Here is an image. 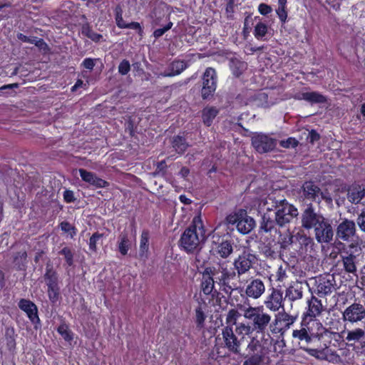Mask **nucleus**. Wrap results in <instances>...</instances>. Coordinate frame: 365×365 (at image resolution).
<instances>
[{
  "label": "nucleus",
  "mask_w": 365,
  "mask_h": 365,
  "mask_svg": "<svg viewBox=\"0 0 365 365\" xmlns=\"http://www.w3.org/2000/svg\"><path fill=\"white\" fill-rule=\"evenodd\" d=\"M82 64L86 69L92 70L95 66L94 59L86 58L83 60Z\"/></svg>",
  "instance_id": "e2e57ef3"
},
{
  "label": "nucleus",
  "mask_w": 365,
  "mask_h": 365,
  "mask_svg": "<svg viewBox=\"0 0 365 365\" xmlns=\"http://www.w3.org/2000/svg\"><path fill=\"white\" fill-rule=\"evenodd\" d=\"M238 309L250 323L240 322L235 329L238 335H250L252 333L265 335L272 322V316L263 306L252 307L250 304H238Z\"/></svg>",
  "instance_id": "f257e3e1"
},
{
  "label": "nucleus",
  "mask_w": 365,
  "mask_h": 365,
  "mask_svg": "<svg viewBox=\"0 0 365 365\" xmlns=\"http://www.w3.org/2000/svg\"><path fill=\"white\" fill-rule=\"evenodd\" d=\"M339 256L341 260L338 263L342 266L343 270L356 276L357 267L360 264V255L344 249L340 252Z\"/></svg>",
  "instance_id": "1a4fd4ad"
},
{
  "label": "nucleus",
  "mask_w": 365,
  "mask_h": 365,
  "mask_svg": "<svg viewBox=\"0 0 365 365\" xmlns=\"http://www.w3.org/2000/svg\"><path fill=\"white\" fill-rule=\"evenodd\" d=\"M298 140L294 138H289L287 140L280 141V145L284 148H295L298 145Z\"/></svg>",
  "instance_id": "864d4df0"
},
{
  "label": "nucleus",
  "mask_w": 365,
  "mask_h": 365,
  "mask_svg": "<svg viewBox=\"0 0 365 365\" xmlns=\"http://www.w3.org/2000/svg\"><path fill=\"white\" fill-rule=\"evenodd\" d=\"M217 77L215 69L207 68L202 76V88L201 91L203 99L212 96L217 88Z\"/></svg>",
  "instance_id": "9d476101"
},
{
  "label": "nucleus",
  "mask_w": 365,
  "mask_h": 365,
  "mask_svg": "<svg viewBox=\"0 0 365 365\" xmlns=\"http://www.w3.org/2000/svg\"><path fill=\"white\" fill-rule=\"evenodd\" d=\"M149 232L143 230L140 236L139 256L140 258H147L149 249Z\"/></svg>",
  "instance_id": "473e14b6"
},
{
  "label": "nucleus",
  "mask_w": 365,
  "mask_h": 365,
  "mask_svg": "<svg viewBox=\"0 0 365 365\" xmlns=\"http://www.w3.org/2000/svg\"><path fill=\"white\" fill-rule=\"evenodd\" d=\"M365 197V186L354 185L351 186L347 191V200L352 204L361 202Z\"/></svg>",
  "instance_id": "a878e982"
},
{
  "label": "nucleus",
  "mask_w": 365,
  "mask_h": 365,
  "mask_svg": "<svg viewBox=\"0 0 365 365\" xmlns=\"http://www.w3.org/2000/svg\"><path fill=\"white\" fill-rule=\"evenodd\" d=\"M296 319V317L287 313L284 309L282 312H278L275 316L274 324L277 325L279 322L283 323L284 328L289 329L290 326L294 323Z\"/></svg>",
  "instance_id": "7c9ffc66"
},
{
  "label": "nucleus",
  "mask_w": 365,
  "mask_h": 365,
  "mask_svg": "<svg viewBox=\"0 0 365 365\" xmlns=\"http://www.w3.org/2000/svg\"><path fill=\"white\" fill-rule=\"evenodd\" d=\"M27 257V254L26 252H22L18 253L17 256L15 257L14 260L17 261L19 258L21 259V260H26Z\"/></svg>",
  "instance_id": "338daca9"
},
{
  "label": "nucleus",
  "mask_w": 365,
  "mask_h": 365,
  "mask_svg": "<svg viewBox=\"0 0 365 365\" xmlns=\"http://www.w3.org/2000/svg\"><path fill=\"white\" fill-rule=\"evenodd\" d=\"M336 289V282L333 275H325L316 280L315 292L323 297L331 294Z\"/></svg>",
  "instance_id": "2eb2a0df"
},
{
  "label": "nucleus",
  "mask_w": 365,
  "mask_h": 365,
  "mask_svg": "<svg viewBox=\"0 0 365 365\" xmlns=\"http://www.w3.org/2000/svg\"><path fill=\"white\" fill-rule=\"evenodd\" d=\"M103 234L95 232L89 239V249L92 252H96L97 250V244L102 239Z\"/></svg>",
  "instance_id": "a18cd8bd"
},
{
  "label": "nucleus",
  "mask_w": 365,
  "mask_h": 365,
  "mask_svg": "<svg viewBox=\"0 0 365 365\" xmlns=\"http://www.w3.org/2000/svg\"><path fill=\"white\" fill-rule=\"evenodd\" d=\"M356 235V224L353 220L344 219L336 227V236L337 239L342 241L350 242Z\"/></svg>",
  "instance_id": "ddd939ff"
},
{
  "label": "nucleus",
  "mask_w": 365,
  "mask_h": 365,
  "mask_svg": "<svg viewBox=\"0 0 365 365\" xmlns=\"http://www.w3.org/2000/svg\"><path fill=\"white\" fill-rule=\"evenodd\" d=\"M205 240V230L200 216H195L191 225L181 235L180 243L187 252L196 250Z\"/></svg>",
  "instance_id": "f03ea898"
},
{
  "label": "nucleus",
  "mask_w": 365,
  "mask_h": 365,
  "mask_svg": "<svg viewBox=\"0 0 365 365\" xmlns=\"http://www.w3.org/2000/svg\"><path fill=\"white\" fill-rule=\"evenodd\" d=\"M262 361V356L260 355H253L249 356L247 359H246L242 365H260V363Z\"/></svg>",
  "instance_id": "603ef678"
},
{
  "label": "nucleus",
  "mask_w": 365,
  "mask_h": 365,
  "mask_svg": "<svg viewBox=\"0 0 365 365\" xmlns=\"http://www.w3.org/2000/svg\"><path fill=\"white\" fill-rule=\"evenodd\" d=\"M125 29H135L138 30V34L140 36H143V31L138 22H131L126 24Z\"/></svg>",
  "instance_id": "680f3d73"
},
{
  "label": "nucleus",
  "mask_w": 365,
  "mask_h": 365,
  "mask_svg": "<svg viewBox=\"0 0 365 365\" xmlns=\"http://www.w3.org/2000/svg\"><path fill=\"white\" fill-rule=\"evenodd\" d=\"M315 239L319 243H329L334 237L330 220L325 218L314 229Z\"/></svg>",
  "instance_id": "4468645a"
},
{
  "label": "nucleus",
  "mask_w": 365,
  "mask_h": 365,
  "mask_svg": "<svg viewBox=\"0 0 365 365\" xmlns=\"http://www.w3.org/2000/svg\"><path fill=\"white\" fill-rule=\"evenodd\" d=\"M304 350L310 356L317 358H320L321 355L322 354V352L321 351L316 349L304 348Z\"/></svg>",
  "instance_id": "69168bd1"
},
{
  "label": "nucleus",
  "mask_w": 365,
  "mask_h": 365,
  "mask_svg": "<svg viewBox=\"0 0 365 365\" xmlns=\"http://www.w3.org/2000/svg\"><path fill=\"white\" fill-rule=\"evenodd\" d=\"M240 316L241 313L237 309H230L226 315V324H227V326H230L232 327L233 325H235L236 328L237 325L239 324L237 322Z\"/></svg>",
  "instance_id": "4c0bfd02"
},
{
  "label": "nucleus",
  "mask_w": 365,
  "mask_h": 365,
  "mask_svg": "<svg viewBox=\"0 0 365 365\" xmlns=\"http://www.w3.org/2000/svg\"><path fill=\"white\" fill-rule=\"evenodd\" d=\"M187 68V64L183 61H174L168 66L166 71L160 76L164 77L174 76L181 73Z\"/></svg>",
  "instance_id": "c85d7f7f"
},
{
  "label": "nucleus",
  "mask_w": 365,
  "mask_h": 365,
  "mask_svg": "<svg viewBox=\"0 0 365 365\" xmlns=\"http://www.w3.org/2000/svg\"><path fill=\"white\" fill-rule=\"evenodd\" d=\"M325 217L315 212L312 205H309L302 213V227L306 230L314 229Z\"/></svg>",
  "instance_id": "9b49d317"
},
{
  "label": "nucleus",
  "mask_w": 365,
  "mask_h": 365,
  "mask_svg": "<svg viewBox=\"0 0 365 365\" xmlns=\"http://www.w3.org/2000/svg\"><path fill=\"white\" fill-rule=\"evenodd\" d=\"M341 315L345 327L357 324L365 320V307L359 302H354L344 309Z\"/></svg>",
  "instance_id": "0eeeda50"
},
{
  "label": "nucleus",
  "mask_w": 365,
  "mask_h": 365,
  "mask_svg": "<svg viewBox=\"0 0 365 365\" xmlns=\"http://www.w3.org/2000/svg\"><path fill=\"white\" fill-rule=\"evenodd\" d=\"M251 140L255 150L260 154L273 151L277 145V139L263 133H254Z\"/></svg>",
  "instance_id": "6e6552de"
},
{
  "label": "nucleus",
  "mask_w": 365,
  "mask_h": 365,
  "mask_svg": "<svg viewBox=\"0 0 365 365\" xmlns=\"http://www.w3.org/2000/svg\"><path fill=\"white\" fill-rule=\"evenodd\" d=\"M118 247L121 255H126L128 254V252L131 247V242L126 232H123L119 235Z\"/></svg>",
  "instance_id": "72a5a7b5"
},
{
  "label": "nucleus",
  "mask_w": 365,
  "mask_h": 365,
  "mask_svg": "<svg viewBox=\"0 0 365 365\" xmlns=\"http://www.w3.org/2000/svg\"><path fill=\"white\" fill-rule=\"evenodd\" d=\"M276 221L272 220L269 216L264 214L262 217V222H261L260 229L266 232H271L275 229Z\"/></svg>",
  "instance_id": "58836bf2"
},
{
  "label": "nucleus",
  "mask_w": 365,
  "mask_h": 365,
  "mask_svg": "<svg viewBox=\"0 0 365 365\" xmlns=\"http://www.w3.org/2000/svg\"><path fill=\"white\" fill-rule=\"evenodd\" d=\"M303 192L306 198L312 200L319 203L322 200L324 199L327 201H331V198L327 197L321 190L312 182H306L303 185Z\"/></svg>",
  "instance_id": "6ab92c4d"
},
{
  "label": "nucleus",
  "mask_w": 365,
  "mask_h": 365,
  "mask_svg": "<svg viewBox=\"0 0 365 365\" xmlns=\"http://www.w3.org/2000/svg\"><path fill=\"white\" fill-rule=\"evenodd\" d=\"M303 297V286L300 283H296L290 286L286 290V297L290 301H296Z\"/></svg>",
  "instance_id": "c756f323"
},
{
  "label": "nucleus",
  "mask_w": 365,
  "mask_h": 365,
  "mask_svg": "<svg viewBox=\"0 0 365 365\" xmlns=\"http://www.w3.org/2000/svg\"><path fill=\"white\" fill-rule=\"evenodd\" d=\"M267 33V26L265 24L259 22L255 26L254 36L259 40L262 39Z\"/></svg>",
  "instance_id": "a19ab883"
},
{
  "label": "nucleus",
  "mask_w": 365,
  "mask_h": 365,
  "mask_svg": "<svg viewBox=\"0 0 365 365\" xmlns=\"http://www.w3.org/2000/svg\"><path fill=\"white\" fill-rule=\"evenodd\" d=\"M297 240L299 243V253L301 255H309L312 256L313 253V249L314 246V242L312 238L307 236L304 234L297 233L295 236Z\"/></svg>",
  "instance_id": "b1692460"
},
{
  "label": "nucleus",
  "mask_w": 365,
  "mask_h": 365,
  "mask_svg": "<svg viewBox=\"0 0 365 365\" xmlns=\"http://www.w3.org/2000/svg\"><path fill=\"white\" fill-rule=\"evenodd\" d=\"M81 179L88 183L89 185L94 186L96 188L106 187L109 185V183L98 178L95 173L88 171L85 169L81 168L78 170Z\"/></svg>",
  "instance_id": "412c9836"
},
{
  "label": "nucleus",
  "mask_w": 365,
  "mask_h": 365,
  "mask_svg": "<svg viewBox=\"0 0 365 365\" xmlns=\"http://www.w3.org/2000/svg\"><path fill=\"white\" fill-rule=\"evenodd\" d=\"M17 37H18V39H19L20 41H23V42H29L30 41V38L24 35L23 34H19L17 35Z\"/></svg>",
  "instance_id": "774afa93"
},
{
  "label": "nucleus",
  "mask_w": 365,
  "mask_h": 365,
  "mask_svg": "<svg viewBox=\"0 0 365 365\" xmlns=\"http://www.w3.org/2000/svg\"><path fill=\"white\" fill-rule=\"evenodd\" d=\"M307 310L304 314V320L308 317L313 319L322 314L323 311L325 310V307L322 304V301L314 296H312L310 299L307 301Z\"/></svg>",
  "instance_id": "aec40b11"
},
{
  "label": "nucleus",
  "mask_w": 365,
  "mask_h": 365,
  "mask_svg": "<svg viewBox=\"0 0 365 365\" xmlns=\"http://www.w3.org/2000/svg\"><path fill=\"white\" fill-rule=\"evenodd\" d=\"M341 333L346 335L345 341L349 346H354L365 339V330L362 328L345 330Z\"/></svg>",
  "instance_id": "393cba45"
},
{
  "label": "nucleus",
  "mask_w": 365,
  "mask_h": 365,
  "mask_svg": "<svg viewBox=\"0 0 365 365\" xmlns=\"http://www.w3.org/2000/svg\"><path fill=\"white\" fill-rule=\"evenodd\" d=\"M222 347L228 350L229 352L233 354H241L242 345L245 339V335H238L236 330L234 331L233 327L230 326H225L222 329Z\"/></svg>",
  "instance_id": "39448f33"
},
{
  "label": "nucleus",
  "mask_w": 365,
  "mask_h": 365,
  "mask_svg": "<svg viewBox=\"0 0 365 365\" xmlns=\"http://www.w3.org/2000/svg\"><path fill=\"white\" fill-rule=\"evenodd\" d=\"M44 279L48 287L58 285V277L56 272L49 264L46 265V272Z\"/></svg>",
  "instance_id": "c9c22d12"
},
{
  "label": "nucleus",
  "mask_w": 365,
  "mask_h": 365,
  "mask_svg": "<svg viewBox=\"0 0 365 365\" xmlns=\"http://www.w3.org/2000/svg\"><path fill=\"white\" fill-rule=\"evenodd\" d=\"M264 304L271 312H279L281 308L284 309L283 293L281 290L273 288L269 294L264 301Z\"/></svg>",
  "instance_id": "f3484780"
},
{
  "label": "nucleus",
  "mask_w": 365,
  "mask_h": 365,
  "mask_svg": "<svg viewBox=\"0 0 365 365\" xmlns=\"http://www.w3.org/2000/svg\"><path fill=\"white\" fill-rule=\"evenodd\" d=\"M227 221L230 225H235L237 230L244 235L250 232L255 226V221L247 215L245 210H240L230 215L227 217Z\"/></svg>",
  "instance_id": "423d86ee"
},
{
  "label": "nucleus",
  "mask_w": 365,
  "mask_h": 365,
  "mask_svg": "<svg viewBox=\"0 0 365 365\" xmlns=\"http://www.w3.org/2000/svg\"><path fill=\"white\" fill-rule=\"evenodd\" d=\"M265 286L259 279H252L246 287L245 294L254 299H259L264 292Z\"/></svg>",
  "instance_id": "5701e85b"
},
{
  "label": "nucleus",
  "mask_w": 365,
  "mask_h": 365,
  "mask_svg": "<svg viewBox=\"0 0 365 365\" xmlns=\"http://www.w3.org/2000/svg\"><path fill=\"white\" fill-rule=\"evenodd\" d=\"M249 336L250 341L247 344L246 351L247 352V356H251L253 355L262 354L263 344L262 342L264 339L265 335L257 334L252 333Z\"/></svg>",
  "instance_id": "a211bd4d"
},
{
  "label": "nucleus",
  "mask_w": 365,
  "mask_h": 365,
  "mask_svg": "<svg viewBox=\"0 0 365 365\" xmlns=\"http://www.w3.org/2000/svg\"><path fill=\"white\" fill-rule=\"evenodd\" d=\"M130 70V65L128 60H123L118 66V72L121 75H126Z\"/></svg>",
  "instance_id": "5fc2aeb1"
},
{
  "label": "nucleus",
  "mask_w": 365,
  "mask_h": 365,
  "mask_svg": "<svg viewBox=\"0 0 365 365\" xmlns=\"http://www.w3.org/2000/svg\"><path fill=\"white\" fill-rule=\"evenodd\" d=\"M215 276L210 267H206L202 272L201 290L205 295L212 294L213 297L218 294Z\"/></svg>",
  "instance_id": "dca6fc26"
},
{
  "label": "nucleus",
  "mask_w": 365,
  "mask_h": 365,
  "mask_svg": "<svg viewBox=\"0 0 365 365\" xmlns=\"http://www.w3.org/2000/svg\"><path fill=\"white\" fill-rule=\"evenodd\" d=\"M58 332L62 336V337L68 341L73 339V334L68 329V327L65 324H61L58 328Z\"/></svg>",
  "instance_id": "49530a36"
},
{
  "label": "nucleus",
  "mask_w": 365,
  "mask_h": 365,
  "mask_svg": "<svg viewBox=\"0 0 365 365\" xmlns=\"http://www.w3.org/2000/svg\"><path fill=\"white\" fill-rule=\"evenodd\" d=\"M276 13L280 20V21L284 24L286 22L287 19V8L278 7L276 10Z\"/></svg>",
  "instance_id": "13d9d810"
},
{
  "label": "nucleus",
  "mask_w": 365,
  "mask_h": 365,
  "mask_svg": "<svg viewBox=\"0 0 365 365\" xmlns=\"http://www.w3.org/2000/svg\"><path fill=\"white\" fill-rule=\"evenodd\" d=\"M173 26V23L169 22L162 29H158L154 31L153 36L155 38H158L162 36L166 31L170 30Z\"/></svg>",
  "instance_id": "4d7b16f0"
},
{
  "label": "nucleus",
  "mask_w": 365,
  "mask_h": 365,
  "mask_svg": "<svg viewBox=\"0 0 365 365\" xmlns=\"http://www.w3.org/2000/svg\"><path fill=\"white\" fill-rule=\"evenodd\" d=\"M195 319L197 326L202 327L205 320V315L200 307L195 309Z\"/></svg>",
  "instance_id": "3c124183"
},
{
  "label": "nucleus",
  "mask_w": 365,
  "mask_h": 365,
  "mask_svg": "<svg viewBox=\"0 0 365 365\" xmlns=\"http://www.w3.org/2000/svg\"><path fill=\"white\" fill-rule=\"evenodd\" d=\"M115 21L119 28L125 29L127 23L123 20V11L120 6L115 8Z\"/></svg>",
  "instance_id": "09e8293b"
},
{
  "label": "nucleus",
  "mask_w": 365,
  "mask_h": 365,
  "mask_svg": "<svg viewBox=\"0 0 365 365\" xmlns=\"http://www.w3.org/2000/svg\"><path fill=\"white\" fill-rule=\"evenodd\" d=\"M172 144L175 150L179 154L183 153L188 147L185 140L181 136L174 137L172 141Z\"/></svg>",
  "instance_id": "e433bc0d"
},
{
  "label": "nucleus",
  "mask_w": 365,
  "mask_h": 365,
  "mask_svg": "<svg viewBox=\"0 0 365 365\" xmlns=\"http://www.w3.org/2000/svg\"><path fill=\"white\" fill-rule=\"evenodd\" d=\"M63 199L67 203L73 202L76 200L74 193L72 190H66L63 192Z\"/></svg>",
  "instance_id": "bf43d9fd"
},
{
  "label": "nucleus",
  "mask_w": 365,
  "mask_h": 365,
  "mask_svg": "<svg viewBox=\"0 0 365 365\" xmlns=\"http://www.w3.org/2000/svg\"><path fill=\"white\" fill-rule=\"evenodd\" d=\"M215 276V282L220 289L226 294H231L235 288V284L231 281L235 278L236 272L223 261L210 267Z\"/></svg>",
  "instance_id": "20e7f679"
},
{
  "label": "nucleus",
  "mask_w": 365,
  "mask_h": 365,
  "mask_svg": "<svg viewBox=\"0 0 365 365\" xmlns=\"http://www.w3.org/2000/svg\"><path fill=\"white\" fill-rule=\"evenodd\" d=\"M295 99L304 100L312 104L324 103L327 102V98L317 91L302 92L295 95Z\"/></svg>",
  "instance_id": "bb28decb"
},
{
  "label": "nucleus",
  "mask_w": 365,
  "mask_h": 365,
  "mask_svg": "<svg viewBox=\"0 0 365 365\" xmlns=\"http://www.w3.org/2000/svg\"><path fill=\"white\" fill-rule=\"evenodd\" d=\"M82 33L88 38H91V40L96 42L99 41L103 38L102 35L94 32L88 26H83L82 29Z\"/></svg>",
  "instance_id": "c03bdc74"
},
{
  "label": "nucleus",
  "mask_w": 365,
  "mask_h": 365,
  "mask_svg": "<svg viewBox=\"0 0 365 365\" xmlns=\"http://www.w3.org/2000/svg\"><path fill=\"white\" fill-rule=\"evenodd\" d=\"M313 333L308 327V324L305 322V320L303 319L299 329H297L293 330L292 331V337L294 339H297L299 341H305L307 344H309L312 341V336Z\"/></svg>",
  "instance_id": "cd10ccee"
},
{
  "label": "nucleus",
  "mask_w": 365,
  "mask_h": 365,
  "mask_svg": "<svg viewBox=\"0 0 365 365\" xmlns=\"http://www.w3.org/2000/svg\"><path fill=\"white\" fill-rule=\"evenodd\" d=\"M232 252V245L227 240L222 242L217 247V253L222 258L228 257Z\"/></svg>",
  "instance_id": "f704fd0d"
},
{
  "label": "nucleus",
  "mask_w": 365,
  "mask_h": 365,
  "mask_svg": "<svg viewBox=\"0 0 365 365\" xmlns=\"http://www.w3.org/2000/svg\"><path fill=\"white\" fill-rule=\"evenodd\" d=\"M320 138L319 134L314 130H312L308 135V139L311 143H314V142L319 140Z\"/></svg>",
  "instance_id": "0e129e2a"
},
{
  "label": "nucleus",
  "mask_w": 365,
  "mask_h": 365,
  "mask_svg": "<svg viewBox=\"0 0 365 365\" xmlns=\"http://www.w3.org/2000/svg\"><path fill=\"white\" fill-rule=\"evenodd\" d=\"M218 113H219V110L215 107H213V106L205 107L202 110V121H203L204 124L206 125L207 126L211 125L213 120L217 116Z\"/></svg>",
  "instance_id": "2f4dec72"
},
{
  "label": "nucleus",
  "mask_w": 365,
  "mask_h": 365,
  "mask_svg": "<svg viewBox=\"0 0 365 365\" xmlns=\"http://www.w3.org/2000/svg\"><path fill=\"white\" fill-rule=\"evenodd\" d=\"M264 205H267V210H275V221L280 227L289 224L299 214L297 209L286 200H275L272 197H268Z\"/></svg>",
  "instance_id": "7ed1b4c3"
},
{
  "label": "nucleus",
  "mask_w": 365,
  "mask_h": 365,
  "mask_svg": "<svg viewBox=\"0 0 365 365\" xmlns=\"http://www.w3.org/2000/svg\"><path fill=\"white\" fill-rule=\"evenodd\" d=\"M59 254L62 255L64 256L65 257V259L67 262V264L69 265V266H71L73 263V255L71 250L70 248L66 247H63L60 252H59Z\"/></svg>",
  "instance_id": "8fccbe9b"
},
{
  "label": "nucleus",
  "mask_w": 365,
  "mask_h": 365,
  "mask_svg": "<svg viewBox=\"0 0 365 365\" xmlns=\"http://www.w3.org/2000/svg\"><path fill=\"white\" fill-rule=\"evenodd\" d=\"M230 66L233 74L236 76H239L246 68V63L240 61H232Z\"/></svg>",
  "instance_id": "79ce46f5"
},
{
  "label": "nucleus",
  "mask_w": 365,
  "mask_h": 365,
  "mask_svg": "<svg viewBox=\"0 0 365 365\" xmlns=\"http://www.w3.org/2000/svg\"><path fill=\"white\" fill-rule=\"evenodd\" d=\"M19 307L26 313L27 317L34 324L40 322L38 316V309L34 302L29 299H22L19 302Z\"/></svg>",
  "instance_id": "4be33fe9"
},
{
  "label": "nucleus",
  "mask_w": 365,
  "mask_h": 365,
  "mask_svg": "<svg viewBox=\"0 0 365 365\" xmlns=\"http://www.w3.org/2000/svg\"><path fill=\"white\" fill-rule=\"evenodd\" d=\"M48 296L52 303H56L59 298V287L58 285L48 287Z\"/></svg>",
  "instance_id": "37998d69"
},
{
  "label": "nucleus",
  "mask_w": 365,
  "mask_h": 365,
  "mask_svg": "<svg viewBox=\"0 0 365 365\" xmlns=\"http://www.w3.org/2000/svg\"><path fill=\"white\" fill-rule=\"evenodd\" d=\"M60 227H61V230L66 233H68L71 238H73V236H75L76 234V229L75 228V227L71 225L68 222H66V221L62 222L60 224Z\"/></svg>",
  "instance_id": "de8ad7c7"
},
{
  "label": "nucleus",
  "mask_w": 365,
  "mask_h": 365,
  "mask_svg": "<svg viewBox=\"0 0 365 365\" xmlns=\"http://www.w3.org/2000/svg\"><path fill=\"white\" fill-rule=\"evenodd\" d=\"M257 257L255 255L248 252H243L234 261V267L238 277L247 273L255 264Z\"/></svg>",
  "instance_id": "f8f14e48"
},
{
  "label": "nucleus",
  "mask_w": 365,
  "mask_h": 365,
  "mask_svg": "<svg viewBox=\"0 0 365 365\" xmlns=\"http://www.w3.org/2000/svg\"><path fill=\"white\" fill-rule=\"evenodd\" d=\"M356 224L361 231L365 232V209L358 215L356 218Z\"/></svg>",
  "instance_id": "6e6d98bb"
},
{
  "label": "nucleus",
  "mask_w": 365,
  "mask_h": 365,
  "mask_svg": "<svg viewBox=\"0 0 365 365\" xmlns=\"http://www.w3.org/2000/svg\"><path fill=\"white\" fill-rule=\"evenodd\" d=\"M258 11L262 15H267L269 14L272 11V9L270 6L262 3L258 6Z\"/></svg>",
  "instance_id": "052dcab7"
},
{
  "label": "nucleus",
  "mask_w": 365,
  "mask_h": 365,
  "mask_svg": "<svg viewBox=\"0 0 365 365\" xmlns=\"http://www.w3.org/2000/svg\"><path fill=\"white\" fill-rule=\"evenodd\" d=\"M293 237L294 236L289 232L280 235L279 239L280 247L283 250H287L293 242Z\"/></svg>",
  "instance_id": "ea45409f"
}]
</instances>
